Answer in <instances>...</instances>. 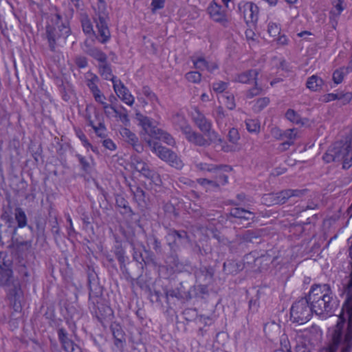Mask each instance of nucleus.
<instances>
[{
	"instance_id": "1",
	"label": "nucleus",
	"mask_w": 352,
	"mask_h": 352,
	"mask_svg": "<svg viewBox=\"0 0 352 352\" xmlns=\"http://www.w3.org/2000/svg\"><path fill=\"white\" fill-rule=\"evenodd\" d=\"M346 278L348 280L343 284L342 292L345 300L338 320L323 345L331 352H352V266Z\"/></svg>"
},
{
	"instance_id": "2",
	"label": "nucleus",
	"mask_w": 352,
	"mask_h": 352,
	"mask_svg": "<svg viewBox=\"0 0 352 352\" xmlns=\"http://www.w3.org/2000/svg\"><path fill=\"white\" fill-rule=\"evenodd\" d=\"M313 313L321 316H331L338 306L339 301L332 295L328 284L313 285L308 293Z\"/></svg>"
},
{
	"instance_id": "3",
	"label": "nucleus",
	"mask_w": 352,
	"mask_h": 352,
	"mask_svg": "<svg viewBox=\"0 0 352 352\" xmlns=\"http://www.w3.org/2000/svg\"><path fill=\"white\" fill-rule=\"evenodd\" d=\"M71 34L72 30L68 17L63 18L59 12L52 15L51 24H48L45 28V34L50 50L54 52L56 41L61 38L66 39Z\"/></svg>"
},
{
	"instance_id": "4",
	"label": "nucleus",
	"mask_w": 352,
	"mask_h": 352,
	"mask_svg": "<svg viewBox=\"0 0 352 352\" xmlns=\"http://www.w3.org/2000/svg\"><path fill=\"white\" fill-rule=\"evenodd\" d=\"M163 291L166 302L168 306L174 303V302H172V300L174 298H176L182 303H185L198 296L196 286H189L185 282H180L175 288L165 287L163 289Z\"/></svg>"
},
{
	"instance_id": "5",
	"label": "nucleus",
	"mask_w": 352,
	"mask_h": 352,
	"mask_svg": "<svg viewBox=\"0 0 352 352\" xmlns=\"http://www.w3.org/2000/svg\"><path fill=\"white\" fill-rule=\"evenodd\" d=\"M144 140L151 151L160 160L177 169H182L183 168L184 163L175 152L162 146L161 144L152 140L151 138L148 139L145 138Z\"/></svg>"
},
{
	"instance_id": "6",
	"label": "nucleus",
	"mask_w": 352,
	"mask_h": 352,
	"mask_svg": "<svg viewBox=\"0 0 352 352\" xmlns=\"http://www.w3.org/2000/svg\"><path fill=\"white\" fill-rule=\"evenodd\" d=\"M313 314L308 294L294 302L290 309L292 321L299 324H305L310 320Z\"/></svg>"
},
{
	"instance_id": "7",
	"label": "nucleus",
	"mask_w": 352,
	"mask_h": 352,
	"mask_svg": "<svg viewBox=\"0 0 352 352\" xmlns=\"http://www.w3.org/2000/svg\"><path fill=\"white\" fill-rule=\"evenodd\" d=\"M98 10L94 16V21L96 23L98 35L100 36V43L104 44L107 43L111 38V33L108 26L109 21V12L107 10V5L104 0H98Z\"/></svg>"
},
{
	"instance_id": "8",
	"label": "nucleus",
	"mask_w": 352,
	"mask_h": 352,
	"mask_svg": "<svg viewBox=\"0 0 352 352\" xmlns=\"http://www.w3.org/2000/svg\"><path fill=\"white\" fill-rule=\"evenodd\" d=\"M135 118L139 121L143 129L151 138L161 140L169 146H174L175 140L168 132L155 126L151 120L138 112L135 114Z\"/></svg>"
},
{
	"instance_id": "9",
	"label": "nucleus",
	"mask_w": 352,
	"mask_h": 352,
	"mask_svg": "<svg viewBox=\"0 0 352 352\" xmlns=\"http://www.w3.org/2000/svg\"><path fill=\"white\" fill-rule=\"evenodd\" d=\"M85 271L89 287V300L95 307L96 303H98V298L102 295L103 287L100 284L98 274L92 265H87Z\"/></svg>"
},
{
	"instance_id": "10",
	"label": "nucleus",
	"mask_w": 352,
	"mask_h": 352,
	"mask_svg": "<svg viewBox=\"0 0 352 352\" xmlns=\"http://www.w3.org/2000/svg\"><path fill=\"white\" fill-rule=\"evenodd\" d=\"M167 245L170 250L179 251L190 243V237L184 230L168 228L166 236Z\"/></svg>"
},
{
	"instance_id": "11",
	"label": "nucleus",
	"mask_w": 352,
	"mask_h": 352,
	"mask_svg": "<svg viewBox=\"0 0 352 352\" xmlns=\"http://www.w3.org/2000/svg\"><path fill=\"white\" fill-rule=\"evenodd\" d=\"M111 252L113 253L117 261L119 263L120 270L122 274L125 276L127 280L131 279L134 281L135 279L132 278L130 273L126 267V263L129 261V258L126 254L125 248L122 243L118 241H116V243L112 248Z\"/></svg>"
},
{
	"instance_id": "12",
	"label": "nucleus",
	"mask_w": 352,
	"mask_h": 352,
	"mask_svg": "<svg viewBox=\"0 0 352 352\" xmlns=\"http://www.w3.org/2000/svg\"><path fill=\"white\" fill-rule=\"evenodd\" d=\"M208 12L210 17L216 23H218L226 28L229 23L227 12L223 10L222 6L216 2H212L208 7Z\"/></svg>"
},
{
	"instance_id": "13",
	"label": "nucleus",
	"mask_w": 352,
	"mask_h": 352,
	"mask_svg": "<svg viewBox=\"0 0 352 352\" xmlns=\"http://www.w3.org/2000/svg\"><path fill=\"white\" fill-rule=\"evenodd\" d=\"M215 268L211 265H201L195 271L196 281L199 283L212 284L214 282Z\"/></svg>"
},
{
	"instance_id": "14",
	"label": "nucleus",
	"mask_w": 352,
	"mask_h": 352,
	"mask_svg": "<svg viewBox=\"0 0 352 352\" xmlns=\"http://www.w3.org/2000/svg\"><path fill=\"white\" fill-rule=\"evenodd\" d=\"M238 10L246 22L257 20L258 8L256 4L251 2H241L238 5Z\"/></svg>"
},
{
	"instance_id": "15",
	"label": "nucleus",
	"mask_w": 352,
	"mask_h": 352,
	"mask_svg": "<svg viewBox=\"0 0 352 352\" xmlns=\"http://www.w3.org/2000/svg\"><path fill=\"white\" fill-rule=\"evenodd\" d=\"M131 191L133 195V199L141 210L144 211L149 208V195L142 188L134 186L133 188H131Z\"/></svg>"
},
{
	"instance_id": "16",
	"label": "nucleus",
	"mask_w": 352,
	"mask_h": 352,
	"mask_svg": "<svg viewBox=\"0 0 352 352\" xmlns=\"http://www.w3.org/2000/svg\"><path fill=\"white\" fill-rule=\"evenodd\" d=\"M110 330L114 339V345L118 349H123L126 344V334L119 322H113L110 325Z\"/></svg>"
},
{
	"instance_id": "17",
	"label": "nucleus",
	"mask_w": 352,
	"mask_h": 352,
	"mask_svg": "<svg viewBox=\"0 0 352 352\" xmlns=\"http://www.w3.org/2000/svg\"><path fill=\"white\" fill-rule=\"evenodd\" d=\"M57 335L61 347L65 352H74L75 347L80 349L78 345L69 338V333L63 327L58 328Z\"/></svg>"
},
{
	"instance_id": "18",
	"label": "nucleus",
	"mask_w": 352,
	"mask_h": 352,
	"mask_svg": "<svg viewBox=\"0 0 352 352\" xmlns=\"http://www.w3.org/2000/svg\"><path fill=\"white\" fill-rule=\"evenodd\" d=\"M287 192L283 190L277 192H270L265 194L262 199L265 204L268 206L282 205L285 204L288 200Z\"/></svg>"
},
{
	"instance_id": "19",
	"label": "nucleus",
	"mask_w": 352,
	"mask_h": 352,
	"mask_svg": "<svg viewBox=\"0 0 352 352\" xmlns=\"http://www.w3.org/2000/svg\"><path fill=\"white\" fill-rule=\"evenodd\" d=\"M82 49L86 54L96 59L101 64L107 61V54L99 48L93 46L88 40L84 41Z\"/></svg>"
},
{
	"instance_id": "20",
	"label": "nucleus",
	"mask_w": 352,
	"mask_h": 352,
	"mask_svg": "<svg viewBox=\"0 0 352 352\" xmlns=\"http://www.w3.org/2000/svg\"><path fill=\"white\" fill-rule=\"evenodd\" d=\"M113 87L117 96L126 104L131 106L134 102V97L129 93L128 88L120 80L116 83L113 80Z\"/></svg>"
},
{
	"instance_id": "21",
	"label": "nucleus",
	"mask_w": 352,
	"mask_h": 352,
	"mask_svg": "<svg viewBox=\"0 0 352 352\" xmlns=\"http://www.w3.org/2000/svg\"><path fill=\"white\" fill-rule=\"evenodd\" d=\"M115 199L116 207L121 215L127 218H132L133 216L135 215V212L133 210L129 201L123 195L116 194Z\"/></svg>"
},
{
	"instance_id": "22",
	"label": "nucleus",
	"mask_w": 352,
	"mask_h": 352,
	"mask_svg": "<svg viewBox=\"0 0 352 352\" xmlns=\"http://www.w3.org/2000/svg\"><path fill=\"white\" fill-rule=\"evenodd\" d=\"M14 215L16 226H12V232H10L12 236H15L17 234L19 228H23L28 226V217L22 208L16 207L14 209Z\"/></svg>"
},
{
	"instance_id": "23",
	"label": "nucleus",
	"mask_w": 352,
	"mask_h": 352,
	"mask_svg": "<svg viewBox=\"0 0 352 352\" xmlns=\"http://www.w3.org/2000/svg\"><path fill=\"white\" fill-rule=\"evenodd\" d=\"M244 265L239 261L228 259L223 264V272L226 275H236L243 270Z\"/></svg>"
},
{
	"instance_id": "24",
	"label": "nucleus",
	"mask_w": 352,
	"mask_h": 352,
	"mask_svg": "<svg viewBox=\"0 0 352 352\" xmlns=\"http://www.w3.org/2000/svg\"><path fill=\"white\" fill-rule=\"evenodd\" d=\"M186 139L190 143L199 146H209V141L203 135L192 131V127L184 133Z\"/></svg>"
},
{
	"instance_id": "25",
	"label": "nucleus",
	"mask_w": 352,
	"mask_h": 352,
	"mask_svg": "<svg viewBox=\"0 0 352 352\" xmlns=\"http://www.w3.org/2000/svg\"><path fill=\"white\" fill-rule=\"evenodd\" d=\"M192 119L201 132L208 131L209 129L212 128L210 121L198 109H195Z\"/></svg>"
},
{
	"instance_id": "26",
	"label": "nucleus",
	"mask_w": 352,
	"mask_h": 352,
	"mask_svg": "<svg viewBox=\"0 0 352 352\" xmlns=\"http://www.w3.org/2000/svg\"><path fill=\"white\" fill-rule=\"evenodd\" d=\"M275 257H272L270 254L266 253L265 254H257V257L254 259V270L262 272L264 270H267L270 264H271Z\"/></svg>"
},
{
	"instance_id": "27",
	"label": "nucleus",
	"mask_w": 352,
	"mask_h": 352,
	"mask_svg": "<svg viewBox=\"0 0 352 352\" xmlns=\"http://www.w3.org/2000/svg\"><path fill=\"white\" fill-rule=\"evenodd\" d=\"M229 217L239 219L240 221H249L254 218V214L246 209L235 207L230 209Z\"/></svg>"
},
{
	"instance_id": "28",
	"label": "nucleus",
	"mask_w": 352,
	"mask_h": 352,
	"mask_svg": "<svg viewBox=\"0 0 352 352\" xmlns=\"http://www.w3.org/2000/svg\"><path fill=\"white\" fill-rule=\"evenodd\" d=\"M126 240L132 248L133 261H136L141 265L142 264V260H144L143 256L145 246L143 244H140L139 245H136L132 239L128 238Z\"/></svg>"
},
{
	"instance_id": "29",
	"label": "nucleus",
	"mask_w": 352,
	"mask_h": 352,
	"mask_svg": "<svg viewBox=\"0 0 352 352\" xmlns=\"http://www.w3.org/2000/svg\"><path fill=\"white\" fill-rule=\"evenodd\" d=\"M16 280L10 267L0 270V287H10Z\"/></svg>"
},
{
	"instance_id": "30",
	"label": "nucleus",
	"mask_w": 352,
	"mask_h": 352,
	"mask_svg": "<svg viewBox=\"0 0 352 352\" xmlns=\"http://www.w3.org/2000/svg\"><path fill=\"white\" fill-rule=\"evenodd\" d=\"M258 75V71L257 69H250L241 74H239L236 81L250 84L254 82V85H257V76Z\"/></svg>"
},
{
	"instance_id": "31",
	"label": "nucleus",
	"mask_w": 352,
	"mask_h": 352,
	"mask_svg": "<svg viewBox=\"0 0 352 352\" xmlns=\"http://www.w3.org/2000/svg\"><path fill=\"white\" fill-rule=\"evenodd\" d=\"M197 167L201 170H206L211 173L219 172V170L229 172L232 169L228 165H215L207 163H199L197 165Z\"/></svg>"
},
{
	"instance_id": "32",
	"label": "nucleus",
	"mask_w": 352,
	"mask_h": 352,
	"mask_svg": "<svg viewBox=\"0 0 352 352\" xmlns=\"http://www.w3.org/2000/svg\"><path fill=\"white\" fill-rule=\"evenodd\" d=\"M324 80L317 75L309 77L306 82V87L312 91H319L322 89Z\"/></svg>"
},
{
	"instance_id": "33",
	"label": "nucleus",
	"mask_w": 352,
	"mask_h": 352,
	"mask_svg": "<svg viewBox=\"0 0 352 352\" xmlns=\"http://www.w3.org/2000/svg\"><path fill=\"white\" fill-rule=\"evenodd\" d=\"M98 69L100 74L104 79L112 82L115 80L116 83L118 82L116 76L113 74L111 65L107 61L100 65Z\"/></svg>"
},
{
	"instance_id": "34",
	"label": "nucleus",
	"mask_w": 352,
	"mask_h": 352,
	"mask_svg": "<svg viewBox=\"0 0 352 352\" xmlns=\"http://www.w3.org/2000/svg\"><path fill=\"white\" fill-rule=\"evenodd\" d=\"M285 118L291 122L299 126H303L308 122L307 118H301V116L292 109L287 110Z\"/></svg>"
},
{
	"instance_id": "35",
	"label": "nucleus",
	"mask_w": 352,
	"mask_h": 352,
	"mask_svg": "<svg viewBox=\"0 0 352 352\" xmlns=\"http://www.w3.org/2000/svg\"><path fill=\"white\" fill-rule=\"evenodd\" d=\"M173 122L182 131L184 134L191 128L184 116L179 113H177L173 116Z\"/></svg>"
},
{
	"instance_id": "36",
	"label": "nucleus",
	"mask_w": 352,
	"mask_h": 352,
	"mask_svg": "<svg viewBox=\"0 0 352 352\" xmlns=\"http://www.w3.org/2000/svg\"><path fill=\"white\" fill-rule=\"evenodd\" d=\"M144 177L150 179L155 185H160L162 180L160 175L154 170L151 169L148 164L140 173Z\"/></svg>"
},
{
	"instance_id": "37",
	"label": "nucleus",
	"mask_w": 352,
	"mask_h": 352,
	"mask_svg": "<svg viewBox=\"0 0 352 352\" xmlns=\"http://www.w3.org/2000/svg\"><path fill=\"white\" fill-rule=\"evenodd\" d=\"M143 258L144 260H142V264L140 266L142 270H143L144 267H146L149 265H157L154 253L151 250H147L146 248L144 250Z\"/></svg>"
},
{
	"instance_id": "38",
	"label": "nucleus",
	"mask_w": 352,
	"mask_h": 352,
	"mask_svg": "<svg viewBox=\"0 0 352 352\" xmlns=\"http://www.w3.org/2000/svg\"><path fill=\"white\" fill-rule=\"evenodd\" d=\"M13 214L12 208L8 205L6 208H3L0 216L1 219L8 224V228H12V224L14 223Z\"/></svg>"
},
{
	"instance_id": "39",
	"label": "nucleus",
	"mask_w": 352,
	"mask_h": 352,
	"mask_svg": "<svg viewBox=\"0 0 352 352\" xmlns=\"http://www.w3.org/2000/svg\"><path fill=\"white\" fill-rule=\"evenodd\" d=\"M96 316L98 320L102 322L107 317L113 315V310L109 306L101 305L100 307H98L97 310H95Z\"/></svg>"
},
{
	"instance_id": "40",
	"label": "nucleus",
	"mask_w": 352,
	"mask_h": 352,
	"mask_svg": "<svg viewBox=\"0 0 352 352\" xmlns=\"http://www.w3.org/2000/svg\"><path fill=\"white\" fill-rule=\"evenodd\" d=\"M81 25L82 28V31L85 34H89L95 36L96 38L100 42V36L96 34L95 31L93 29V25L90 21V19L86 16L85 18L81 19Z\"/></svg>"
},
{
	"instance_id": "41",
	"label": "nucleus",
	"mask_w": 352,
	"mask_h": 352,
	"mask_svg": "<svg viewBox=\"0 0 352 352\" xmlns=\"http://www.w3.org/2000/svg\"><path fill=\"white\" fill-rule=\"evenodd\" d=\"M11 287L7 292L8 300L11 299H20L21 293V285L18 280H16L13 284L11 285Z\"/></svg>"
},
{
	"instance_id": "42",
	"label": "nucleus",
	"mask_w": 352,
	"mask_h": 352,
	"mask_svg": "<svg viewBox=\"0 0 352 352\" xmlns=\"http://www.w3.org/2000/svg\"><path fill=\"white\" fill-rule=\"evenodd\" d=\"M345 151L342 160V168L344 169H349L352 166V146L351 144H345Z\"/></svg>"
},
{
	"instance_id": "43",
	"label": "nucleus",
	"mask_w": 352,
	"mask_h": 352,
	"mask_svg": "<svg viewBox=\"0 0 352 352\" xmlns=\"http://www.w3.org/2000/svg\"><path fill=\"white\" fill-rule=\"evenodd\" d=\"M120 110H119L118 108L113 110L114 113V117L119 118L125 126H127L129 124L130 122L127 110L122 106H120Z\"/></svg>"
},
{
	"instance_id": "44",
	"label": "nucleus",
	"mask_w": 352,
	"mask_h": 352,
	"mask_svg": "<svg viewBox=\"0 0 352 352\" xmlns=\"http://www.w3.org/2000/svg\"><path fill=\"white\" fill-rule=\"evenodd\" d=\"M120 135L124 141L130 144H134L138 140L137 135L127 128H122L120 131Z\"/></svg>"
},
{
	"instance_id": "45",
	"label": "nucleus",
	"mask_w": 352,
	"mask_h": 352,
	"mask_svg": "<svg viewBox=\"0 0 352 352\" xmlns=\"http://www.w3.org/2000/svg\"><path fill=\"white\" fill-rule=\"evenodd\" d=\"M246 129L250 133H258L260 131V122L256 119L245 120Z\"/></svg>"
},
{
	"instance_id": "46",
	"label": "nucleus",
	"mask_w": 352,
	"mask_h": 352,
	"mask_svg": "<svg viewBox=\"0 0 352 352\" xmlns=\"http://www.w3.org/2000/svg\"><path fill=\"white\" fill-rule=\"evenodd\" d=\"M28 151L30 152L32 156L36 162H38L39 157L41 156L43 149L41 144H39L37 147H36V144L31 142V143L28 146Z\"/></svg>"
},
{
	"instance_id": "47",
	"label": "nucleus",
	"mask_w": 352,
	"mask_h": 352,
	"mask_svg": "<svg viewBox=\"0 0 352 352\" xmlns=\"http://www.w3.org/2000/svg\"><path fill=\"white\" fill-rule=\"evenodd\" d=\"M35 226H36L35 232H36V239L38 240L40 239H45V238H46L45 223L42 222L41 220H36Z\"/></svg>"
},
{
	"instance_id": "48",
	"label": "nucleus",
	"mask_w": 352,
	"mask_h": 352,
	"mask_svg": "<svg viewBox=\"0 0 352 352\" xmlns=\"http://www.w3.org/2000/svg\"><path fill=\"white\" fill-rule=\"evenodd\" d=\"M259 234L256 231L248 230L245 231L241 235V239L244 242L254 243V239L259 238Z\"/></svg>"
},
{
	"instance_id": "49",
	"label": "nucleus",
	"mask_w": 352,
	"mask_h": 352,
	"mask_svg": "<svg viewBox=\"0 0 352 352\" xmlns=\"http://www.w3.org/2000/svg\"><path fill=\"white\" fill-rule=\"evenodd\" d=\"M44 317L49 320V324L52 327H58L59 322L61 321L60 320H57L56 319L54 310L49 307H47L45 313L44 314Z\"/></svg>"
},
{
	"instance_id": "50",
	"label": "nucleus",
	"mask_w": 352,
	"mask_h": 352,
	"mask_svg": "<svg viewBox=\"0 0 352 352\" xmlns=\"http://www.w3.org/2000/svg\"><path fill=\"white\" fill-rule=\"evenodd\" d=\"M76 157L78 158L80 165L81 166V170L85 174H90L91 172V166L88 160L80 154H76Z\"/></svg>"
},
{
	"instance_id": "51",
	"label": "nucleus",
	"mask_w": 352,
	"mask_h": 352,
	"mask_svg": "<svg viewBox=\"0 0 352 352\" xmlns=\"http://www.w3.org/2000/svg\"><path fill=\"white\" fill-rule=\"evenodd\" d=\"M32 239L19 241L17 238L14 239V236H12V244L9 247L15 246L17 250H20L22 247H26L27 249H29L32 247Z\"/></svg>"
},
{
	"instance_id": "52",
	"label": "nucleus",
	"mask_w": 352,
	"mask_h": 352,
	"mask_svg": "<svg viewBox=\"0 0 352 352\" xmlns=\"http://www.w3.org/2000/svg\"><path fill=\"white\" fill-rule=\"evenodd\" d=\"M345 145L342 146H334L331 148V152L333 153L336 158V162H342V160L344 158L345 151Z\"/></svg>"
},
{
	"instance_id": "53",
	"label": "nucleus",
	"mask_w": 352,
	"mask_h": 352,
	"mask_svg": "<svg viewBox=\"0 0 352 352\" xmlns=\"http://www.w3.org/2000/svg\"><path fill=\"white\" fill-rule=\"evenodd\" d=\"M207 137H208V141H209V145L212 143H221L222 140L219 135V134L214 131V130H212L211 128L209 129L208 131H204L203 132Z\"/></svg>"
},
{
	"instance_id": "54",
	"label": "nucleus",
	"mask_w": 352,
	"mask_h": 352,
	"mask_svg": "<svg viewBox=\"0 0 352 352\" xmlns=\"http://www.w3.org/2000/svg\"><path fill=\"white\" fill-rule=\"evenodd\" d=\"M343 3H344V0H334L332 2L333 8L331 10L330 14H332L336 16H340L341 12L344 9Z\"/></svg>"
},
{
	"instance_id": "55",
	"label": "nucleus",
	"mask_w": 352,
	"mask_h": 352,
	"mask_svg": "<svg viewBox=\"0 0 352 352\" xmlns=\"http://www.w3.org/2000/svg\"><path fill=\"white\" fill-rule=\"evenodd\" d=\"M51 232L55 240L60 237V229L58 226L57 218L55 217L53 220L50 221Z\"/></svg>"
},
{
	"instance_id": "56",
	"label": "nucleus",
	"mask_w": 352,
	"mask_h": 352,
	"mask_svg": "<svg viewBox=\"0 0 352 352\" xmlns=\"http://www.w3.org/2000/svg\"><path fill=\"white\" fill-rule=\"evenodd\" d=\"M186 78L188 81L198 83L201 81V74L197 71L189 72L185 75Z\"/></svg>"
},
{
	"instance_id": "57",
	"label": "nucleus",
	"mask_w": 352,
	"mask_h": 352,
	"mask_svg": "<svg viewBox=\"0 0 352 352\" xmlns=\"http://www.w3.org/2000/svg\"><path fill=\"white\" fill-rule=\"evenodd\" d=\"M177 252V251L170 250V255L167 257V263L172 267H177L181 264Z\"/></svg>"
},
{
	"instance_id": "58",
	"label": "nucleus",
	"mask_w": 352,
	"mask_h": 352,
	"mask_svg": "<svg viewBox=\"0 0 352 352\" xmlns=\"http://www.w3.org/2000/svg\"><path fill=\"white\" fill-rule=\"evenodd\" d=\"M142 94L152 102H158V98L156 94L152 91L148 86L142 87Z\"/></svg>"
},
{
	"instance_id": "59",
	"label": "nucleus",
	"mask_w": 352,
	"mask_h": 352,
	"mask_svg": "<svg viewBox=\"0 0 352 352\" xmlns=\"http://www.w3.org/2000/svg\"><path fill=\"white\" fill-rule=\"evenodd\" d=\"M182 314L187 321H191L194 319V317H195V319L198 317L196 309H186L183 311Z\"/></svg>"
},
{
	"instance_id": "60",
	"label": "nucleus",
	"mask_w": 352,
	"mask_h": 352,
	"mask_svg": "<svg viewBox=\"0 0 352 352\" xmlns=\"http://www.w3.org/2000/svg\"><path fill=\"white\" fill-rule=\"evenodd\" d=\"M267 32L272 36H278L280 33V28L275 23L270 22L268 24Z\"/></svg>"
},
{
	"instance_id": "61",
	"label": "nucleus",
	"mask_w": 352,
	"mask_h": 352,
	"mask_svg": "<svg viewBox=\"0 0 352 352\" xmlns=\"http://www.w3.org/2000/svg\"><path fill=\"white\" fill-rule=\"evenodd\" d=\"M163 209L165 213L172 214L175 218L178 217L179 215V212L175 209L174 205L170 203L165 204L163 206Z\"/></svg>"
},
{
	"instance_id": "62",
	"label": "nucleus",
	"mask_w": 352,
	"mask_h": 352,
	"mask_svg": "<svg viewBox=\"0 0 352 352\" xmlns=\"http://www.w3.org/2000/svg\"><path fill=\"white\" fill-rule=\"evenodd\" d=\"M269 103H270L269 98H267V97L261 98L256 100L254 107L258 111H261L265 107H266L269 104Z\"/></svg>"
},
{
	"instance_id": "63",
	"label": "nucleus",
	"mask_w": 352,
	"mask_h": 352,
	"mask_svg": "<svg viewBox=\"0 0 352 352\" xmlns=\"http://www.w3.org/2000/svg\"><path fill=\"white\" fill-rule=\"evenodd\" d=\"M344 68H340L338 69H336L333 72V81L336 84H340L342 82L344 77V73L343 72Z\"/></svg>"
},
{
	"instance_id": "64",
	"label": "nucleus",
	"mask_w": 352,
	"mask_h": 352,
	"mask_svg": "<svg viewBox=\"0 0 352 352\" xmlns=\"http://www.w3.org/2000/svg\"><path fill=\"white\" fill-rule=\"evenodd\" d=\"M214 117L217 123H222L226 117V113L223 108L219 106L215 109Z\"/></svg>"
}]
</instances>
